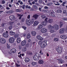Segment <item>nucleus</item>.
Listing matches in <instances>:
<instances>
[{"instance_id": "obj_42", "label": "nucleus", "mask_w": 67, "mask_h": 67, "mask_svg": "<svg viewBox=\"0 0 67 67\" xmlns=\"http://www.w3.org/2000/svg\"><path fill=\"white\" fill-rule=\"evenodd\" d=\"M15 65H16L17 67H19V66H20V65H19L17 63H15Z\"/></svg>"}, {"instance_id": "obj_55", "label": "nucleus", "mask_w": 67, "mask_h": 67, "mask_svg": "<svg viewBox=\"0 0 67 67\" xmlns=\"http://www.w3.org/2000/svg\"><path fill=\"white\" fill-rule=\"evenodd\" d=\"M44 8L45 9H48V8L47 6H45Z\"/></svg>"}, {"instance_id": "obj_49", "label": "nucleus", "mask_w": 67, "mask_h": 67, "mask_svg": "<svg viewBox=\"0 0 67 67\" xmlns=\"http://www.w3.org/2000/svg\"><path fill=\"white\" fill-rule=\"evenodd\" d=\"M4 24L2 23L1 24V26L4 27Z\"/></svg>"}, {"instance_id": "obj_48", "label": "nucleus", "mask_w": 67, "mask_h": 67, "mask_svg": "<svg viewBox=\"0 0 67 67\" xmlns=\"http://www.w3.org/2000/svg\"><path fill=\"white\" fill-rule=\"evenodd\" d=\"M39 3L40 4L42 3V0H39Z\"/></svg>"}, {"instance_id": "obj_22", "label": "nucleus", "mask_w": 67, "mask_h": 67, "mask_svg": "<svg viewBox=\"0 0 67 67\" xmlns=\"http://www.w3.org/2000/svg\"><path fill=\"white\" fill-rule=\"evenodd\" d=\"M10 51L12 53H14L16 52V50L15 48L12 49Z\"/></svg>"}, {"instance_id": "obj_36", "label": "nucleus", "mask_w": 67, "mask_h": 67, "mask_svg": "<svg viewBox=\"0 0 67 67\" xmlns=\"http://www.w3.org/2000/svg\"><path fill=\"white\" fill-rule=\"evenodd\" d=\"M52 4H53V3L50 2L48 4V6H51V5H52Z\"/></svg>"}, {"instance_id": "obj_56", "label": "nucleus", "mask_w": 67, "mask_h": 67, "mask_svg": "<svg viewBox=\"0 0 67 67\" xmlns=\"http://www.w3.org/2000/svg\"><path fill=\"white\" fill-rule=\"evenodd\" d=\"M38 44H39L40 45V44H42V42L41 41H39L38 43Z\"/></svg>"}, {"instance_id": "obj_46", "label": "nucleus", "mask_w": 67, "mask_h": 67, "mask_svg": "<svg viewBox=\"0 0 67 67\" xmlns=\"http://www.w3.org/2000/svg\"><path fill=\"white\" fill-rule=\"evenodd\" d=\"M25 4L23 5L22 8H23V9H24V8H25Z\"/></svg>"}, {"instance_id": "obj_29", "label": "nucleus", "mask_w": 67, "mask_h": 67, "mask_svg": "<svg viewBox=\"0 0 67 67\" xmlns=\"http://www.w3.org/2000/svg\"><path fill=\"white\" fill-rule=\"evenodd\" d=\"M43 27V25H40L38 26V29H41Z\"/></svg>"}, {"instance_id": "obj_21", "label": "nucleus", "mask_w": 67, "mask_h": 67, "mask_svg": "<svg viewBox=\"0 0 67 67\" xmlns=\"http://www.w3.org/2000/svg\"><path fill=\"white\" fill-rule=\"evenodd\" d=\"M48 22L49 23H52L53 22V20L52 19H49L48 20Z\"/></svg>"}, {"instance_id": "obj_12", "label": "nucleus", "mask_w": 67, "mask_h": 67, "mask_svg": "<svg viewBox=\"0 0 67 67\" xmlns=\"http://www.w3.org/2000/svg\"><path fill=\"white\" fill-rule=\"evenodd\" d=\"M36 38L40 41H42L43 40V38L39 35H38L36 36Z\"/></svg>"}, {"instance_id": "obj_58", "label": "nucleus", "mask_w": 67, "mask_h": 67, "mask_svg": "<svg viewBox=\"0 0 67 67\" xmlns=\"http://www.w3.org/2000/svg\"><path fill=\"white\" fill-rule=\"evenodd\" d=\"M3 53H4V54H5L6 53V51L4 50H3Z\"/></svg>"}, {"instance_id": "obj_64", "label": "nucleus", "mask_w": 67, "mask_h": 67, "mask_svg": "<svg viewBox=\"0 0 67 67\" xmlns=\"http://www.w3.org/2000/svg\"><path fill=\"white\" fill-rule=\"evenodd\" d=\"M31 39H29L28 40V42H31Z\"/></svg>"}, {"instance_id": "obj_53", "label": "nucleus", "mask_w": 67, "mask_h": 67, "mask_svg": "<svg viewBox=\"0 0 67 67\" xmlns=\"http://www.w3.org/2000/svg\"><path fill=\"white\" fill-rule=\"evenodd\" d=\"M14 23V22H9L10 24H13Z\"/></svg>"}, {"instance_id": "obj_20", "label": "nucleus", "mask_w": 67, "mask_h": 67, "mask_svg": "<svg viewBox=\"0 0 67 67\" xmlns=\"http://www.w3.org/2000/svg\"><path fill=\"white\" fill-rule=\"evenodd\" d=\"M13 12V10H10L9 11H6V13L8 14H10V13H12Z\"/></svg>"}, {"instance_id": "obj_3", "label": "nucleus", "mask_w": 67, "mask_h": 67, "mask_svg": "<svg viewBox=\"0 0 67 67\" xmlns=\"http://www.w3.org/2000/svg\"><path fill=\"white\" fill-rule=\"evenodd\" d=\"M47 42V41L45 40L42 42L41 44V48H44L47 45V43H46Z\"/></svg>"}, {"instance_id": "obj_35", "label": "nucleus", "mask_w": 67, "mask_h": 67, "mask_svg": "<svg viewBox=\"0 0 67 67\" xmlns=\"http://www.w3.org/2000/svg\"><path fill=\"white\" fill-rule=\"evenodd\" d=\"M54 40L55 42H56V41H58V39L57 38H54Z\"/></svg>"}, {"instance_id": "obj_43", "label": "nucleus", "mask_w": 67, "mask_h": 67, "mask_svg": "<svg viewBox=\"0 0 67 67\" xmlns=\"http://www.w3.org/2000/svg\"><path fill=\"white\" fill-rule=\"evenodd\" d=\"M5 3V1H4V0H3L2 1V4H4Z\"/></svg>"}, {"instance_id": "obj_26", "label": "nucleus", "mask_w": 67, "mask_h": 67, "mask_svg": "<svg viewBox=\"0 0 67 67\" xmlns=\"http://www.w3.org/2000/svg\"><path fill=\"white\" fill-rule=\"evenodd\" d=\"M30 61V59L28 58H26L25 59V61L26 63H27Z\"/></svg>"}, {"instance_id": "obj_38", "label": "nucleus", "mask_w": 67, "mask_h": 67, "mask_svg": "<svg viewBox=\"0 0 67 67\" xmlns=\"http://www.w3.org/2000/svg\"><path fill=\"white\" fill-rule=\"evenodd\" d=\"M12 29V26H10L9 27V30H11V29Z\"/></svg>"}, {"instance_id": "obj_24", "label": "nucleus", "mask_w": 67, "mask_h": 67, "mask_svg": "<svg viewBox=\"0 0 67 67\" xmlns=\"http://www.w3.org/2000/svg\"><path fill=\"white\" fill-rule=\"evenodd\" d=\"M16 41L18 43H20L21 42V38H20L19 37H18L17 38Z\"/></svg>"}, {"instance_id": "obj_17", "label": "nucleus", "mask_w": 67, "mask_h": 67, "mask_svg": "<svg viewBox=\"0 0 67 67\" xmlns=\"http://www.w3.org/2000/svg\"><path fill=\"white\" fill-rule=\"evenodd\" d=\"M60 38H62V39H66V38H67V37L65 35H61L60 36Z\"/></svg>"}, {"instance_id": "obj_44", "label": "nucleus", "mask_w": 67, "mask_h": 67, "mask_svg": "<svg viewBox=\"0 0 67 67\" xmlns=\"http://www.w3.org/2000/svg\"><path fill=\"white\" fill-rule=\"evenodd\" d=\"M54 30L53 29H51L50 30V32H51V33H53V32H54Z\"/></svg>"}, {"instance_id": "obj_13", "label": "nucleus", "mask_w": 67, "mask_h": 67, "mask_svg": "<svg viewBox=\"0 0 67 67\" xmlns=\"http://www.w3.org/2000/svg\"><path fill=\"white\" fill-rule=\"evenodd\" d=\"M31 34L32 36H35L36 35V32L35 31H32L31 32Z\"/></svg>"}, {"instance_id": "obj_59", "label": "nucleus", "mask_w": 67, "mask_h": 67, "mask_svg": "<svg viewBox=\"0 0 67 67\" xmlns=\"http://www.w3.org/2000/svg\"><path fill=\"white\" fill-rule=\"evenodd\" d=\"M63 63V60H62L60 61V62L59 63H61V64H62Z\"/></svg>"}, {"instance_id": "obj_34", "label": "nucleus", "mask_w": 67, "mask_h": 67, "mask_svg": "<svg viewBox=\"0 0 67 67\" xmlns=\"http://www.w3.org/2000/svg\"><path fill=\"white\" fill-rule=\"evenodd\" d=\"M19 35L18 34H15L14 36V37L15 38H16V37H19Z\"/></svg>"}, {"instance_id": "obj_37", "label": "nucleus", "mask_w": 67, "mask_h": 67, "mask_svg": "<svg viewBox=\"0 0 67 67\" xmlns=\"http://www.w3.org/2000/svg\"><path fill=\"white\" fill-rule=\"evenodd\" d=\"M26 48L25 47L24 48V49H23V52H26Z\"/></svg>"}, {"instance_id": "obj_41", "label": "nucleus", "mask_w": 67, "mask_h": 67, "mask_svg": "<svg viewBox=\"0 0 67 67\" xmlns=\"http://www.w3.org/2000/svg\"><path fill=\"white\" fill-rule=\"evenodd\" d=\"M27 53L28 54H29V55H31L32 54V53L30 51L27 52Z\"/></svg>"}, {"instance_id": "obj_57", "label": "nucleus", "mask_w": 67, "mask_h": 67, "mask_svg": "<svg viewBox=\"0 0 67 67\" xmlns=\"http://www.w3.org/2000/svg\"><path fill=\"white\" fill-rule=\"evenodd\" d=\"M16 12H20V10L19 9H16Z\"/></svg>"}, {"instance_id": "obj_47", "label": "nucleus", "mask_w": 67, "mask_h": 67, "mask_svg": "<svg viewBox=\"0 0 67 67\" xmlns=\"http://www.w3.org/2000/svg\"><path fill=\"white\" fill-rule=\"evenodd\" d=\"M7 48H10V46H9V45L7 44Z\"/></svg>"}, {"instance_id": "obj_54", "label": "nucleus", "mask_w": 67, "mask_h": 67, "mask_svg": "<svg viewBox=\"0 0 67 67\" xmlns=\"http://www.w3.org/2000/svg\"><path fill=\"white\" fill-rule=\"evenodd\" d=\"M20 36H23V34L22 33H20Z\"/></svg>"}, {"instance_id": "obj_51", "label": "nucleus", "mask_w": 67, "mask_h": 67, "mask_svg": "<svg viewBox=\"0 0 67 67\" xmlns=\"http://www.w3.org/2000/svg\"><path fill=\"white\" fill-rule=\"evenodd\" d=\"M54 4H55V5H60V4L59 3H58V4H55V3H54Z\"/></svg>"}, {"instance_id": "obj_62", "label": "nucleus", "mask_w": 67, "mask_h": 67, "mask_svg": "<svg viewBox=\"0 0 67 67\" xmlns=\"http://www.w3.org/2000/svg\"><path fill=\"white\" fill-rule=\"evenodd\" d=\"M8 5L9 7H12V5L11 4H9Z\"/></svg>"}, {"instance_id": "obj_33", "label": "nucleus", "mask_w": 67, "mask_h": 67, "mask_svg": "<svg viewBox=\"0 0 67 67\" xmlns=\"http://www.w3.org/2000/svg\"><path fill=\"white\" fill-rule=\"evenodd\" d=\"M59 26L60 27H62L63 26V23L62 22H60Z\"/></svg>"}, {"instance_id": "obj_40", "label": "nucleus", "mask_w": 67, "mask_h": 67, "mask_svg": "<svg viewBox=\"0 0 67 67\" xmlns=\"http://www.w3.org/2000/svg\"><path fill=\"white\" fill-rule=\"evenodd\" d=\"M62 20L64 21H66L67 20V18H63Z\"/></svg>"}, {"instance_id": "obj_18", "label": "nucleus", "mask_w": 67, "mask_h": 67, "mask_svg": "<svg viewBox=\"0 0 67 67\" xmlns=\"http://www.w3.org/2000/svg\"><path fill=\"white\" fill-rule=\"evenodd\" d=\"M38 23H39L38 21L37 20H36L34 23L33 25H34V26H36V25H37Z\"/></svg>"}, {"instance_id": "obj_10", "label": "nucleus", "mask_w": 67, "mask_h": 67, "mask_svg": "<svg viewBox=\"0 0 67 67\" xmlns=\"http://www.w3.org/2000/svg\"><path fill=\"white\" fill-rule=\"evenodd\" d=\"M3 36L4 37H5V38L8 37L9 36V35H8V31H7L6 33H4Z\"/></svg>"}, {"instance_id": "obj_60", "label": "nucleus", "mask_w": 67, "mask_h": 67, "mask_svg": "<svg viewBox=\"0 0 67 67\" xmlns=\"http://www.w3.org/2000/svg\"><path fill=\"white\" fill-rule=\"evenodd\" d=\"M20 4H21V5H22V4H23V2H21L20 3Z\"/></svg>"}, {"instance_id": "obj_4", "label": "nucleus", "mask_w": 67, "mask_h": 67, "mask_svg": "<svg viewBox=\"0 0 67 67\" xmlns=\"http://www.w3.org/2000/svg\"><path fill=\"white\" fill-rule=\"evenodd\" d=\"M39 57L40 54L38 53H36L34 56L33 58L35 60H37L39 59Z\"/></svg>"}, {"instance_id": "obj_6", "label": "nucleus", "mask_w": 67, "mask_h": 67, "mask_svg": "<svg viewBox=\"0 0 67 67\" xmlns=\"http://www.w3.org/2000/svg\"><path fill=\"white\" fill-rule=\"evenodd\" d=\"M15 41V38L14 37L10 38L9 40V42L10 43H13Z\"/></svg>"}, {"instance_id": "obj_7", "label": "nucleus", "mask_w": 67, "mask_h": 67, "mask_svg": "<svg viewBox=\"0 0 67 67\" xmlns=\"http://www.w3.org/2000/svg\"><path fill=\"white\" fill-rule=\"evenodd\" d=\"M47 18H46L44 20V21H43L42 23V24L43 26H45L47 24Z\"/></svg>"}, {"instance_id": "obj_32", "label": "nucleus", "mask_w": 67, "mask_h": 67, "mask_svg": "<svg viewBox=\"0 0 67 67\" xmlns=\"http://www.w3.org/2000/svg\"><path fill=\"white\" fill-rule=\"evenodd\" d=\"M31 37V36H30V35L29 34H28L27 35V38L28 39H29V38H30V37Z\"/></svg>"}, {"instance_id": "obj_30", "label": "nucleus", "mask_w": 67, "mask_h": 67, "mask_svg": "<svg viewBox=\"0 0 67 67\" xmlns=\"http://www.w3.org/2000/svg\"><path fill=\"white\" fill-rule=\"evenodd\" d=\"M57 11L58 13H61L62 12V11L60 9L57 10Z\"/></svg>"}, {"instance_id": "obj_19", "label": "nucleus", "mask_w": 67, "mask_h": 67, "mask_svg": "<svg viewBox=\"0 0 67 67\" xmlns=\"http://www.w3.org/2000/svg\"><path fill=\"white\" fill-rule=\"evenodd\" d=\"M14 16L12 15L10 16L9 19L10 20H13L14 19Z\"/></svg>"}, {"instance_id": "obj_28", "label": "nucleus", "mask_w": 67, "mask_h": 67, "mask_svg": "<svg viewBox=\"0 0 67 67\" xmlns=\"http://www.w3.org/2000/svg\"><path fill=\"white\" fill-rule=\"evenodd\" d=\"M46 16L48 17V15H46L45 16V14H44V15L41 16V17H42V18H46Z\"/></svg>"}, {"instance_id": "obj_14", "label": "nucleus", "mask_w": 67, "mask_h": 67, "mask_svg": "<svg viewBox=\"0 0 67 67\" xmlns=\"http://www.w3.org/2000/svg\"><path fill=\"white\" fill-rule=\"evenodd\" d=\"M49 13H51L49 14V15L52 16V17H54L55 16V15L53 14V13L52 12V10H49Z\"/></svg>"}, {"instance_id": "obj_27", "label": "nucleus", "mask_w": 67, "mask_h": 67, "mask_svg": "<svg viewBox=\"0 0 67 67\" xmlns=\"http://www.w3.org/2000/svg\"><path fill=\"white\" fill-rule=\"evenodd\" d=\"M37 64V62H33L31 64L32 66H35V65Z\"/></svg>"}, {"instance_id": "obj_5", "label": "nucleus", "mask_w": 67, "mask_h": 67, "mask_svg": "<svg viewBox=\"0 0 67 67\" xmlns=\"http://www.w3.org/2000/svg\"><path fill=\"white\" fill-rule=\"evenodd\" d=\"M55 50L57 51L58 53H61L63 51V50L62 49V48H59L58 47H57V48H55Z\"/></svg>"}, {"instance_id": "obj_45", "label": "nucleus", "mask_w": 67, "mask_h": 67, "mask_svg": "<svg viewBox=\"0 0 67 67\" xmlns=\"http://www.w3.org/2000/svg\"><path fill=\"white\" fill-rule=\"evenodd\" d=\"M3 32V30L2 29H0V33Z\"/></svg>"}, {"instance_id": "obj_11", "label": "nucleus", "mask_w": 67, "mask_h": 67, "mask_svg": "<svg viewBox=\"0 0 67 67\" xmlns=\"http://www.w3.org/2000/svg\"><path fill=\"white\" fill-rule=\"evenodd\" d=\"M65 29L64 28H62L61 29H60L59 33L60 34H63V33H64V31Z\"/></svg>"}, {"instance_id": "obj_52", "label": "nucleus", "mask_w": 67, "mask_h": 67, "mask_svg": "<svg viewBox=\"0 0 67 67\" xmlns=\"http://www.w3.org/2000/svg\"><path fill=\"white\" fill-rule=\"evenodd\" d=\"M63 13L64 14L66 13V10H63Z\"/></svg>"}, {"instance_id": "obj_25", "label": "nucleus", "mask_w": 67, "mask_h": 67, "mask_svg": "<svg viewBox=\"0 0 67 67\" xmlns=\"http://www.w3.org/2000/svg\"><path fill=\"white\" fill-rule=\"evenodd\" d=\"M23 15V14L20 15V14H17V16L19 17V19H21V18H22V16Z\"/></svg>"}, {"instance_id": "obj_61", "label": "nucleus", "mask_w": 67, "mask_h": 67, "mask_svg": "<svg viewBox=\"0 0 67 67\" xmlns=\"http://www.w3.org/2000/svg\"><path fill=\"white\" fill-rule=\"evenodd\" d=\"M27 18H28V19H30V15H28L27 16Z\"/></svg>"}, {"instance_id": "obj_31", "label": "nucleus", "mask_w": 67, "mask_h": 67, "mask_svg": "<svg viewBox=\"0 0 67 67\" xmlns=\"http://www.w3.org/2000/svg\"><path fill=\"white\" fill-rule=\"evenodd\" d=\"M33 7L34 8V9H38V7H37L36 5H33Z\"/></svg>"}, {"instance_id": "obj_16", "label": "nucleus", "mask_w": 67, "mask_h": 67, "mask_svg": "<svg viewBox=\"0 0 67 67\" xmlns=\"http://www.w3.org/2000/svg\"><path fill=\"white\" fill-rule=\"evenodd\" d=\"M44 62L42 60H40L38 61V63L39 64H44Z\"/></svg>"}, {"instance_id": "obj_63", "label": "nucleus", "mask_w": 67, "mask_h": 67, "mask_svg": "<svg viewBox=\"0 0 67 67\" xmlns=\"http://www.w3.org/2000/svg\"><path fill=\"white\" fill-rule=\"evenodd\" d=\"M21 48H22V47H21V46H19V49H21Z\"/></svg>"}, {"instance_id": "obj_8", "label": "nucleus", "mask_w": 67, "mask_h": 67, "mask_svg": "<svg viewBox=\"0 0 67 67\" xmlns=\"http://www.w3.org/2000/svg\"><path fill=\"white\" fill-rule=\"evenodd\" d=\"M47 29L45 28H42L41 30V32L42 33H45L47 32Z\"/></svg>"}, {"instance_id": "obj_2", "label": "nucleus", "mask_w": 67, "mask_h": 67, "mask_svg": "<svg viewBox=\"0 0 67 67\" xmlns=\"http://www.w3.org/2000/svg\"><path fill=\"white\" fill-rule=\"evenodd\" d=\"M59 26L57 25H55L54 26H52L51 25H49L48 28L49 29H54L55 30H57L59 29Z\"/></svg>"}, {"instance_id": "obj_50", "label": "nucleus", "mask_w": 67, "mask_h": 67, "mask_svg": "<svg viewBox=\"0 0 67 67\" xmlns=\"http://www.w3.org/2000/svg\"><path fill=\"white\" fill-rule=\"evenodd\" d=\"M25 20L24 19V18H22L21 19V21L22 22H24Z\"/></svg>"}, {"instance_id": "obj_9", "label": "nucleus", "mask_w": 67, "mask_h": 67, "mask_svg": "<svg viewBox=\"0 0 67 67\" xmlns=\"http://www.w3.org/2000/svg\"><path fill=\"white\" fill-rule=\"evenodd\" d=\"M0 42L1 43L4 44V43H5L6 41L3 38H1L0 39Z\"/></svg>"}, {"instance_id": "obj_39", "label": "nucleus", "mask_w": 67, "mask_h": 67, "mask_svg": "<svg viewBox=\"0 0 67 67\" xmlns=\"http://www.w3.org/2000/svg\"><path fill=\"white\" fill-rule=\"evenodd\" d=\"M22 27L23 29H24V30H26V27H25L24 26H23Z\"/></svg>"}, {"instance_id": "obj_23", "label": "nucleus", "mask_w": 67, "mask_h": 67, "mask_svg": "<svg viewBox=\"0 0 67 67\" xmlns=\"http://www.w3.org/2000/svg\"><path fill=\"white\" fill-rule=\"evenodd\" d=\"M9 33L11 35H14L15 34V32L11 31H10Z\"/></svg>"}, {"instance_id": "obj_1", "label": "nucleus", "mask_w": 67, "mask_h": 67, "mask_svg": "<svg viewBox=\"0 0 67 67\" xmlns=\"http://www.w3.org/2000/svg\"><path fill=\"white\" fill-rule=\"evenodd\" d=\"M39 16L37 14L34 15L32 16L31 21V20L29 19H27L26 21V24L28 26H29L31 23H33V22H34V20L35 19H36Z\"/></svg>"}, {"instance_id": "obj_15", "label": "nucleus", "mask_w": 67, "mask_h": 67, "mask_svg": "<svg viewBox=\"0 0 67 67\" xmlns=\"http://www.w3.org/2000/svg\"><path fill=\"white\" fill-rule=\"evenodd\" d=\"M26 42L25 40H24L22 41L21 43V46H24L26 44Z\"/></svg>"}]
</instances>
